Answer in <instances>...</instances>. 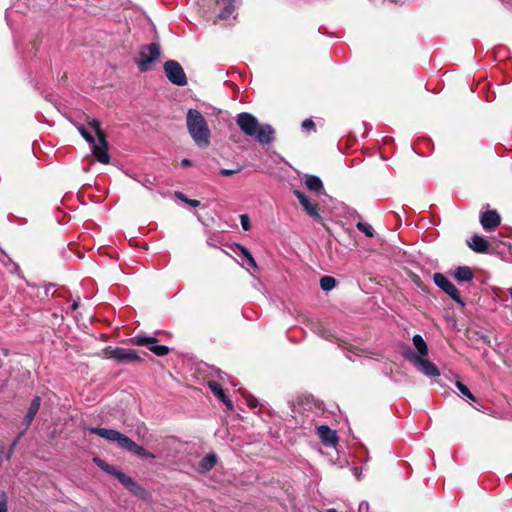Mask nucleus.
Masks as SVG:
<instances>
[{"label":"nucleus","instance_id":"nucleus-40","mask_svg":"<svg viewBox=\"0 0 512 512\" xmlns=\"http://www.w3.org/2000/svg\"><path fill=\"white\" fill-rule=\"evenodd\" d=\"M366 507H368V504H367V503H361V504H360L359 509H360V510H362V509H366Z\"/></svg>","mask_w":512,"mask_h":512},{"label":"nucleus","instance_id":"nucleus-9","mask_svg":"<svg viewBox=\"0 0 512 512\" xmlns=\"http://www.w3.org/2000/svg\"><path fill=\"white\" fill-rule=\"evenodd\" d=\"M433 280L434 283L445 293H447L455 302L464 306L465 303L461 298L459 291L454 286V284L448 278H446V276L441 273H435L433 275Z\"/></svg>","mask_w":512,"mask_h":512},{"label":"nucleus","instance_id":"nucleus-2","mask_svg":"<svg viewBox=\"0 0 512 512\" xmlns=\"http://www.w3.org/2000/svg\"><path fill=\"white\" fill-rule=\"evenodd\" d=\"M89 128L97 136V142H95L92 133L89 132L83 125H78L77 129L82 137L91 145L94 156L97 160L103 164L109 163L110 156L108 154V144L106 141V135L101 130L100 122L98 120H92L88 123Z\"/></svg>","mask_w":512,"mask_h":512},{"label":"nucleus","instance_id":"nucleus-30","mask_svg":"<svg viewBox=\"0 0 512 512\" xmlns=\"http://www.w3.org/2000/svg\"><path fill=\"white\" fill-rule=\"evenodd\" d=\"M241 171V168L237 169H221L220 174L222 176H231Z\"/></svg>","mask_w":512,"mask_h":512},{"label":"nucleus","instance_id":"nucleus-4","mask_svg":"<svg viewBox=\"0 0 512 512\" xmlns=\"http://www.w3.org/2000/svg\"><path fill=\"white\" fill-rule=\"evenodd\" d=\"M186 127L192 140L198 147L206 148L210 144V129L204 116L196 109H189L186 115Z\"/></svg>","mask_w":512,"mask_h":512},{"label":"nucleus","instance_id":"nucleus-24","mask_svg":"<svg viewBox=\"0 0 512 512\" xmlns=\"http://www.w3.org/2000/svg\"><path fill=\"white\" fill-rule=\"evenodd\" d=\"M320 287L324 291H330L336 287V280L332 276H323L320 279Z\"/></svg>","mask_w":512,"mask_h":512},{"label":"nucleus","instance_id":"nucleus-34","mask_svg":"<svg viewBox=\"0 0 512 512\" xmlns=\"http://www.w3.org/2000/svg\"><path fill=\"white\" fill-rule=\"evenodd\" d=\"M5 258H7V260L10 261V258L7 256L6 252L2 248H0V261L6 265L7 263L5 261Z\"/></svg>","mask_w":512,"mask_h":512},{"label":"nucleus","instance_id":"nucleus-20","mask_svg":"<svg viewBox=\"0 0 512 512\" xmlns=\"http://www.w3.org/2000/svg\"><path fill=\"white\" fill-rule=\"evenodd\" d=\"M413 345L415 346V348L417 349V351L419 353L417 356H421V357L427 356L428 347L421 335L417 334V335L413 336Z\"/></svg>","mask_w":512,"mask_h":512},{"label":"nucleus","instance_id":"nucleus-38","mask_svg":"<svg viewBox=\"0 0 512 512\" xmlns=\"http://www.w3.org/2000/svg\"><path fill=\"white\" fill-rule=\"evenodd\" d=\"M248 405H249L251 408H255V407H257L258 402H257V400H256V399L252 398V399H250V400L248 401Z\"/></svg>","mask_w":512,"mask_h":512},{"label":"nucleus","instance_id":"nucleus-25","mask_svg":"<svg viewBox=\"0 0 512 512\" xmlns=\"http://www.w3.org/2000/svg\"><path fill=\"white\" fill-rule=\"evenodd\" d=\"M356 227L358 230L363 232L367 237L371 238L374 236V229L370 224L364 223V222H358L356 224Z\"/></svg>","mask_w":512,"mask_h":512},{"label":"nucleus","instance_id":"nucleus-13","mask_svg":"<svg viewBox=\"0 0 512 512\" xmlns=\"http://www.w3.org/2000/svg\"><path fill=\"white\" fill-rule=\"evenodd\" d=\"M295 196L299 200L300 204L304 208V210L309 214L311 217L320 219L321 216L319 214L318 205L316 203H312L308 197L302 193L301 191L296 190L294 192Z\"/></svg>","mask_w":512,"mask_h":512},{"label":"nucleus","instance_id":"nucleus-19","mask_svg":"<svg viewBox=\"0 0 512 512\" xmlns=\"http://www.w3.org/2000/svg\"><path fill=\"white\" fill-rule=\"evenodd\" d=\"M40 405H41V398L40 397H35L30 406H29V409L27 411V414L25 416V422H26V425L29 426L31 424V422L33 421L35 415L37 414L39 408H40Z\"/></svg>","mask_w":512,"mask_h":512},{"label":"nucleus","instance_id":"nucleus-1","mask_svg":"<svg viewBox=\"0 0 512 512\" xmlns=\"http://www.w3.org/2000/svg\"><path fill=\"white\" fill-rule=\"evenodd\" d=\"M236 123L245 135L255 137L261 144H270L274 140L275 131L272 126L269 124L260 125L256 117L250 113L238 114Z\"/></svg>","mask_w":512,"mask_h":512},{"label":"nucleus","instance_id":"nucleus-16","mask_svg":"<svg viewBox=\"0 0 512 512\" xmlns=\"http://www.w3.org/2000/svg\"><path fill=\"white\" fill-rule=\"evenodd\" d=\"M208 386L212 393L219 398L229 409L233 408L232 402L226 397L222 387L215 381H210Z\"/></svg>","mask_w":512,"mask_h":512},{"label":"nucleus","instance_id":"nucleus-8","mask_svg":"<svg viewBox=\"0 0 512 512\" xmlns=\"http://www.w3.org/2000/svg\"><path fill=\"white\" fill-rule=\"evenodd\" d=\"M131 342L138 346H147L148 349L157 356H165L170 351L167 346L157 344L155 337L137 335L131 338Z\"/></svg>","mask_w":512,"mask_h":512},{"label":"nucleus","instance_id":"nucleus-11","mask_svg":"<svg viewBox=\"0 0 512 512\" xmlns=\"http://www.w3.org/2000/svg\"><path fill=\"white\" fill-rule=\"evenodd\" d=\"M119 482L125 486L131 493L134 495L145 498L147 496V491L140 486L132 477L126 475L125 473L118 475Z\"/></svg>","mask_w":512,"mask_h":512},{"label":"nucleus","instance_id":"nucleus-27","mask_svg":"<svg viewBox=\"0 0 512 512\" xmlns=\"http://www.w3.org/2000/svg\"><path fill=\"white\" fill-rule=\"evenodd\" d=\"M240 223L243 228V230L248 231L251 228V223L248 215L243 214L240 216Z\"/></svg>","mask_w":512,"mask_h":512},{"label":"nucleus","instance_id":"nucleus-21","mask_svg":"<svg viewBox=\"0 0 512 512\" xmlns=\"http://www.w3.org/2000/svg\"><path fill=\"white\" fill-rule=\"evenodd\" d=\"M217 462V457L215 454H207L199 463L200 470L205 472L209 471L213 468V466Z\"/></svg>","mask_w":512,"mask_h":512},{"label":"nucleus","instance_id":"nucleus-23","mask_svg":"<svg viewBox=\"0 0 512 512\" xmlns=\"http://www.w3.org/2000/svg\"><path fill=\"white\" fill-rule=\"evenodd\" d=\"M237 249L240 251L241 255L246 259L248 266L253 270H257V263L253 258L252 254L249 252V250L241 245H237Z\"/></svg>","mask_w":512,"mask_h":512},{"label":"nucleus","instance_id":"nucleus-39","mask_svg":"<svg viewBox=\"0 0 512 512\" xmlns=\"http://www.w3.org/2000/svg\"><path fill=\"white\" fill-rule=\"evenodd\" d=\"M366 507H368V504H367V503H361V504H360L359 509H360V510H362V509H366Z\"/></svg>","mask_w":512,"mask_h":512},{"label":"nucleus","instance_id":"nucleus-32","mask_svg":"<svg viewBox=\"0 0 512 512\" xmlns=\"http://www.w3.org/2000/svg\"><path fill=\"white\" fill-rule=\"evenodd\" d=\"M315 126L314 122L311 119H306L302 123V127L306 130H311Z\"/></svg>","mask_w":512,"mask_h":512},{"label":"nucleus","instance_id":"nucleus-18","mask_svg":"<svg viewBox=\"0 0 512 512\" xmlns=\"http://www.w3.org/2000/svg\"><path fill=\"white\" fill-rule=\"evenodd\" d=\"M306 187L314 192L321 193L323 191V183L321 179L314 175H308L305 178Z\"/></svg>","mask_w":512,"mask_h":512},{"label":"nucleus","instance_id":"nucleus-15","mask_svg":"<svg viewBox=\"0 0 512 512\" xmlns=\"http://www.w3.org/2000/svg\"><path fill=\"white\" fill-rule=\"evenodd\" d=\"M467 243L472 250L478 253H486L490 247L489 242L479 235H473Z\"/></svg>","mask_w":512,"mask_h":512},{"label":"nucleus","instance_id":"nucleus-6","mask_svg":"<svg viewBox=\"0 0 512 512\" xmlns=\"http://www.w3.org/2000/svg\"><path fill=\"white\" fill-rule=\"evenodd\" d=\"M164 72L168 80L177 86H185L187 77L182 66L175 60H169L164 64Z\"/></svg>","mask_w":512,"mask_h":512},{"label":"nucleus","instance_id":"nucleus-29","mask_svg":"<svg viewBox=\"0 0 512 512\" xmlns=\"http://www.w3.org/2000/svg\"><path fill=\"white\" fill-rule=\"evenodd\" d=\"M93 461L96 463V465L98 467H100L103 471L107 472L108 468H109V464H107L105 461H103L102 459L98 458V457H95L93 459Z\"/></svg>","mask_w":512,"mask_h":512},{"label":"nucleus","instance_id":"nucleus-12","mask_svg":"<svg viewBox=\"0 0 512 512\" xmlns=\"http://www.w3.org/2000/svg\"><path fill=\"white\" fill-rule=\"evenodd\" d=\"M501 217L496 210H488L481 214L480 223L483 229L490 231L500 225Z\"/></svg>","mask_w":512,"mask_h":512},{"label":"nucleus","instance_id":"nucleus-7","mask_svg":"<svg viewBox=\"0 0 512 512\" xmlns=\"http://www.w3.org/2000/svg\"><path fill=\"white\" fill-rule=\"evenodd\" d=\"M103 353L105 358L115 359L119 362H134L141 360L137 352L133 349L107 347L103 350Z\"/></svg>","mask_w":512,"mask_h":512},{"label":"nucleus","instance_id":"nucleus-17","mask_svg":"<svg viewBox=\"0 0 512 512\" xmlns=\"http://www.w3.org/2000/svg\"><path fill=\"white\" fill-rule=\"evenodd\" d=\"M453 277L459 282H469L473 279L474 274L470 267L459 266L453 272Z\"/></svg>","mask_w":512,"mask_h":512},{"label":"nucleus","instance_id":"nucleus-41","mask_svg":"<svg viewBox=\"0 0 512 512\" xmlns=\"http://www.w3.org/2000/svg\"><path fill=\"white\" fill-rule=\"evenodd\" d=\"M77 307H78V303H77V302H74V303L72 304V309H74V310H75V309H77Z\"/></svg>","mask_w":512,"mask_h":512},{"label":"nucleus","instance_id":"nucleus-36","mask_svg":"<svg viewBox=\"0 0 512 512\" xmlns=\"http://www.w3.org/2000/svg\"><path fill=\"white\" fill-rule=\"evenodd\" d=\"M187 204H189L190 206H193V207H198L200 205V202L195 199H189L187 201Z\"/></svg>","mask_w":512,"mask_h":512},{"label":"nucleus","instance_id":"nucleus-26","mask_svg":"<svg viewBox=\"0 0 512 512\" xmlns=\"http://www.w3.org/2000/svg\"><path fill=\"white\" fill-rule=\"evenodd\" d=\"M456 387L458 388V390L460 391V393L467 397L468 399L474 401L475 400V397L473 396V394L471 393V391L469 390V388L463 384L462 382L460 381H457L456 382Z\"/></svg>","mask_w":512,"mask_h":512},{"label":"nucleus","instance_id":"nucleus-37","mask_svg":"<svg viewBox=\"0 0 512 512\" xmlns=\"http://www.w3.org/2000/svg\"><path fill=\"white\" fill-rule=\"evenodd\" d=\"M191 165H192V162H191V160H189V159H183V160L181 161V166H182V167H189V166H191Z\"/></svg>","mask_w":512,"mask_h":512},{"label":"nucleus","instance_id":"nucleus-3","mask_svg":"<svg viewBox=\"0 0 512 512\" xmlns=\"http://www.w3.org/2000/svg\"><path fill=\"white\" fill-rule=\"evenodd\" d=\"M87 430L93 434H96L107 441L110 442H116L119 447L137 455L143 458H150L154 459L155 455L137 443H135L132 439L127 437L126 435L120 433L117 430L113 429H106V428H96V427H89Z\"/></svg>","mask_w":512,"mask_h":512},{"label":"nucleus","instance_id":"nucleus-22","mask_svg":"<svg viewBox=\"0 0 512 512\" xmlns=\"http://www.w3.org/2000/svg\"><path fill=\"white\" fill-rule=\"evenodd\" d=\"M218 3L222 2L224 4V9L218 15L219 19H227L234 11V2L235 0H216Z\"/></svg>","mask_w":512,"mask_h":512},{"label":"nucleus","instance_id":"nucleus-42","mask_svg":"<svg viewBox=\"0 0 512 512\" xmlns=\"http://www.w3.org/2000/svg\"><path fill=\"white\" fill-rule=\"evenodd\" d=\"M327 512H337L335 509L331 508V509H328Z\"/></svg>","mask_w":512,"mask_h":512},{"label":"nucleus","instance_id":"nucleus-31","mask_svg":"<svg viewBox=\"0 0 512 512\" xmlns=\"http://www.w3.org/2000/svg\"><path fill=\"white\" fill-rule=\"evenodd\" d=\"M107 473L115 476L117 479H118L119 474H123L122 471H120L116 466H113V465L109 466Z\"/></svg>","mask_w":512,"mask_h":512},{"label":"nucleus","instance_id":"nucleus-5","mask_svg":"<svg viewBox=\"0 0 512 512\" xmlns=\"http://www.w3.org/2000/svg\"><path fill=\"white\" fill-rule=\"evenodd\" d=\"M160 58V46L158 43H151L140 48L139 57L136 61L142 72L149 71L152 64Z\"/></svg>","mask_w":512,"mask_h":512},{"label":"nucleus","instance_id":"nucleus-35","mask_svg":"<svg viewBox=\"0 0 512 512\" xmlns=\"http://www.w3.org/2000/svg\"><path fill=\"white\" fill-rule=\"evenodd\" d=\"M175 195L177 196L178 199H180L181 201L187 203V201L189 200L184 194H182L181 192H176Z\"/></svg>","mask_w":512,"mask_h":512},{"label":"nucleus","instance_id":"nucleus-43","mask_svg":"<svg viewBox=\"0 0 512 512\" xmlns=\"http://www.w3.org/2000/svg\"><path fill=\"white\" fill-rule=\"evenodd\" d=\"M508 291H509V294H510V296H511V298H512V287H511V288H509V290H508Z\"/></svg>","mask_w":512,"mask_h":512},{"label":"nucleus","instance_id":"nucleus-33","mask_svg":"<svg viewBox=\"0 0 512 512\" xmlns=\"http://www.w3.org/2000/svg\"><path fill=\"white\" fill-rule=\"evenodd\" d=\"M7 511H8L7 499H6L5 495H3L0 499V512H7Z\"/></svg>","mask_w":512,"mask_h":512},{"label":"nucleus","instance_id":"nucleus-28","mask_svg":"<svg viewBox=\"0 0 512 512\" xmlns=\"http://www.w3.org/2000/svg\"><path fill=\"white\" fill-rule=\"evenodd\" d=\"M93 461L96 463V465L98 467H100L103 471L107 472L108 468H109V464H107L105 461H103L102 459L98 458V457H95L93 459Z\"/></svg>","mask_w":512,"mask_h":512},{"label":"nucleus","instance_id":"nucleus-14","mask_svg":"<svg viewBox=\"0 0 512 512\" xmlns=\"http://www.w3.org/2000/svg\"><path fill=\"white\" fill-rule=\"evenodd\" d=\"M318 435L321 441L328 446H335L338 441L336 432L328 426L322 425L317 428Z\"/></svg>","mask_w":512,"mask_h":512},{"label":"nucleus","instance_id":"nucleus-10","mask_svg":"<svg viewBox=\"0 0 512 512\" xmlns=\"http://www.w3.org/2000/svg\"><path fill=\"white\" fill-rule=\"evenodd\" d=\"M407 357L426 376L436 377L440 375L439 369L425 357L417 356L413 352L408 354Z\"/></svg>","mask_w":512,"mask_h":512}]
</instances>
